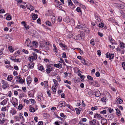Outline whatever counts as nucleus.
<instances>
[{
  "label": "nucleus",
  "mask_w": 125,
  "mask_h": 125,
  "mask_svg": "<svg viewBox=\"0 0 125 125\" xmlns=\"http://www.w3.org/2000/svg\"><path fill=\"white\" fill-rule=\"evenodd\" d=\"M13 21H9L8 22L7 24L8 26H10L11 24H13Z\"/></svg>",
  "instance_id": "obj_58"
},
{
  "label": "nucleus",
  "mask_w": 125,
  "mask_h": 125,
  "mask_svg": "<svg viewBox=\"0 0 125 125\" xmlns=\"http://www.w3.org/2000/svg\"><path fill=\"white\" fill-rule=\"evenodd\" d=\"M59 45L61 47L65 48L66 49H67V47L66 45L62 43H59Z\"/></svg>",
  "instance_id": "obj_20"
},
{
  "label": "nucleus",
  "mask_w": 125,
  "mask_h": 125,
  "mask_svg": "<svg viewBox=\"0 0 125 125\" xmlns=\"http://www.w3.org/2000/svg\"><path fill=\"white\" fill-rule=\"evenodd\" d=\"M19 98L21 99L24 96V95L23 94L22 91L21 90V92L19 94Z\"/></svg>",
  "instance_id": "obj_17"
},
{
  "label": "nucleus",
  "mask_w": 125,
  "mask_h": 125,
  "mask_svg": "<svg viewBox=\"0 0 125 125\" xmlns=\"http://www.w3.org/2000/svg\"><path fill=\"white\" fill-rule=\"evenodd\" d=\"M114 117V116L112 114H110L109 115L108 118L111 120H112Z\"/></svg>",
  "instance_id": "obj_32"
},
{
  "label": "nucleus",
  "mask_w": 125,
  "mask_h": 125,
  "mask_svg": "<svg viewBox=\"0 0 125 125\" xmlns=\"http://www.w3.org/2000/svg\"><path fill=\"white\" fill-rule=\"evenodd\" d=\"M44 87L46 88H48V81H44Z\"/></svg>",
  "instance_id": "obj_41"
},
{
  "label": "nucleus",
  "mask_w": 125,
  "mask_h": 125,
  "mask_svg": "<svg viewBox=\"0 0 125 125\" xmlns=\"http://www.w3.org/2000/svg\"><path fill=\"white\" fill-rule=\"evenodd\" d=\"M31 81V78L30 76L28 77L27 79V82L28 84H30Z\"/></svg>",
  "instance_id": "obj_16"
},
{
  "label": "nucleus",
  "mask_w": 125,
  "mask_h": 125,
  "mask_svg": "<svg viewBox=\"0 0 125 125\" xmlns=\"http://www.w3.org/2000/svg\"><path fill=\"white\" fill-rule=\"evenodd\" d=\"M93 94L94 95L97 97H99L101 95L100 91L96 89H94L93 92Z\"/></svg>",
  "instance_id": "obj_3"
},
{
  "label": "nucleus",
  "mask_w": 125,
  "mask_h": 125,
  "mask_svg": "<svg viewBox=\"0 0 125 125\" xmlns=\"http://www.w3.org/2000/svg\"><path fill=\"white\" fill-rule=\"evenodd\" d=\"M109 40L110 42L111 43L112 45L114 44V42L115 41L114 40L112 39L111 35H110L109 36Z\"/></svg>",
  "instance_id": "obj_11"
},
{
  "label": "nucleus",
  "mask_w": 125,
  "mask_h": 125,
  "mask_svg": "<svg viewBox=\"0 0 125 125\" xmlns=\"http://www.w3.org/2000/svg\"><path fill=\"white\" fill-rule=\"evenodd\" d=\"M14 68L16 71L18 70L19 69L18 67L16 65L14 66Z\"/></svg>",
  "instance_id": "obj_64"
},
{
  "label": "nucleus",
  "mask_w": 125,
  "mask_h": 125,
  "mask_svg": "<svg viewBox=\"0 0 125 125\" xmlns=\"http://www.w3.org/2000/svg\"><path fill=\"white\" fill-rule=\"evenodd\" d=\"M116 110V113L117 115L118 116H119L121 115V113L120 110L117 108L115 109Z\"/></svg>",
  "instance_id": "obj_21"
},
{
  "label": "nucleus",
  "mask_w": 125,
  "mask_h": 125,
  "mask_svg": "<svg viewBox=\"0 0 125 125\" xmlns=\"http://www.w3.org/2000/svg\"><path fill=\"white\" fill-rule=\"evenodd\" d=\"M104 24L102 23H101V24H99L98 26L99 27L102 28L104 27Z\"/></svg>",
  "instance_id": "obj_52"
},
{
  "label": "nucleus",
  "mask_w": 125,
  "mask_h": 125,
  "mask_svg": "<svg viewBox=\"0 0 125 125\" xmlns=\"http://www.w3.org/2000/svg\"><path fill=\"white\" fill-rule=\"evenodd\" d=\"M51 20L52 22L53 23H54L56 21L55 17H54L51 19Z\"/></svg>",
  "instance_id": "obj_48"
},
{
  "label": "nucleus",
  "mask_w": 125,
  "mask_h": 125,
  "mask_svg": "<svg viewBox=\"0 0 125 125\" xmlns=\"http://www.w3.org/2000/svg\"><path fill=\"white\" fill-rule=\"evenodd\" d=\"M7 102L6 100L5 99L1 102L0 104L2 105H4L6 104Z\"/></svg>",
  "instance_id": "obj_33"
},
{
  "label": "nucleus",
  "mask_w": 125,
  "mask_h": 125,
  "mask_svg": "<svg viewBox=\"0 0 125 125\" xmlns=\"http://www.w3.org/2000/svg\"><path fill=\"white\" fill-rule=\"evenodd\" d=\"M101 117V115L97 114H95L94 116V117L95 118H97L99 119Z\"/></svg>",
  "instance_id": "obj_24"
},
{
  "label": "nucleus",
  "mask_w": 125,
  "mask_h": 125,
  "mask_svg": "<svg viewBox=\"0 0 125 125\" xmlns=\"http://www.w3.org/2000/svg\"><path fill=\"white\" fill-rule=\"evenodd\" d=\"M66 53L65 52H64L62 53V57L63 58H67L66 57Z\"/></svg>",
  "instance_id": "obj_61"
},
{
  "label": "nucleus",
  "mask_w": 125,
  "mask_h": 125,
  "mask_svg": "<svg viewBox=\"0 0 125 125\" xmlns=\"http://www.w3.org/2000/svg\"><path fill=\"white\" fill-rule=\"evenodd\" d=\"M45 23L46 25L49 26H52L51 22L49 21H46Z\"/></svg>",
  "instance_id": "obj_46"
},
{
  "label": "nucleus",
  "mask_w": 125,
  "mask_h": 125,
  "mask_svg": "<svg viewBox=\"0 0 125 125\" xmlns=\"http://www.w3.org/2000/svg\"><path fill=\"white\" fill-rule=\"evenodd\" d=\"M75 110L76 111L77 114L79 115L80 114L81 110H79L78 108H75Z\"/></svg>",
  "instance_id": "obj_45"
},
{
  "label": "nucleus",
  "mask_w": 125,
  "mask_h": 125,
  "mask_svg": "<svg viewBox=\"0 0 125 125\" xmlns=\"http://www.w3.org/2000/svg\"><path fill=\"white\" fill-rule=\"evenodd\" d=\"M64 82L65 83H67L71 85L72 84V82L68 80L64 81Z\"/></svg>",
  "instance_id": "obj_43"
},
{
  "label": "nucleus",
  "mask_w": 125,
  "mask_h": 125,
  "mask_svg": "<svg viewBox=\"0 0 125 125\" xmlns=\"http://www.w3.org/2000/svg\"><path fill=\"white\" fill-rule=\"evenodd\" d=\"M98 34L101 37H102L103 36V34L102 33L98 32Z\"/></svg>",
  "instance_id": "obj_63"
},
{
  "label": "nucleus",
  "mask_w": 125,
  "mask_h": 125,
  "mask_svg": "<svg viewBox=\"0 0 125 125\" xmlns=\"http://www.w3.org/2000/svg\"><path fill=\"white\" fill-rule=\"evenodd\" d=\"M38 68L39 70L43 72L44 71V68L42 65L38 67Z\"/></svg>",
  "instance_id": "obj_27"
},
{
  "label": "nucleus",
  "mask_w": 125,
  "mask_h": 125,
  "mask_svg": "<svg viewBox=\"0 0 125 125\" xmlns=\"http://www.w3.org/2000/svg\"><path fill=\"white\" fill-rule=\"evenodd\" d=\"M101 122L102 125H104L105 124H107V121L106 119L103 118L101 120Z\"/></svg>",
  "instance_id": "obj_13"
},
{
  "label": "nucleus",
  "mask_w": 125,
  "mask_h": 125,
  "mask_svg": "<svg viewBox=\"0 0 125 125\" xmlns=\"http://www.w3.org/2000/svg\"><path fill=\"white\" fill-rule=\"evenodd\" d=\"M29 67L27 65H25L24 66L22 70V73H23L27 71L29 69Z\"/></svg>",
  "instance_id": "obj_10"
},
{
  "label": "nucleus",
  "mask_w": 125,
  "mask_h": 125,
  "mask_svg": "<svg viewBox=\"0 0 125 125\" xmlns=\"http://www.w3.org/2000/svg\"><path fill=\"white\" fill-rule=\"evenodd\" d=\"M12 99L14 101L12 102V104L15 107H16L18 105V100L16 98H14L13 99L12 98Z\"/></svg>",
  "instance_id": "obj_8"
},
{
  "label": "nucleus",
  "mask_w": 125,
  "mask_h": 125,
  "mask_svg": "<svg viewBox=\"0 0 125 125\" xmlns=\"http://www.w3.org/2000/svg\"><path fill=\"white\" fill-rule=\"evenodd\" d=\"M95 17V19L97 20L98 21H99L100 20V18L98 16V14H95L94 15Z\"/></svg>",
  "instance_id": "obj_38"
},
{
  "label": "nucleus",
  "mask_w": 125,
  "mask_h": 125,
  "mask_svg": "<svg viewBox=\"0 0 125 125\" xmlns=\"http://www.w3.org/2000/svg\"><path fill=\"white\" fill-rule=\"evenodd\" d=\"M52 64L47 65V69L46 70V71L47 74H49L51 71H53L54 68L52 67Z\"/></svg>",
  "instance_id": "obj_2"
},
{
  "label": "nucleus",
  "mask_w": 125,
  "mask_h": 125,
  "mask_svg": "<svg viewBox=\"0 0 125 125\" xmlns=\"http://www.w3.org/2000/svg\"><path fill=\"white\" fill-rule=\"evenodd\" d=\"M32 32H32V36L33 37H36V36H37V33L36 31L33 30V31H32Z\"/></svg>",
  "instance_id": "obj_22"
},
{
  "label": "nucleus",
  "mask_w": 125,
  "mask_h": 125,
  "mask_svg": "<svg viewBox=\"0 0 125 125\" xmlns=\"http://www.w3.org/2000/svg\"><path fill=\"white\" fill-rule=\"evenodd\" d=\"M31 41L30 39L29 38L27 39L25 42V46L27 47H31Z\"/></svg>",
  "instance_id": "obj_6"
},
{
  "label": "nucleus",
  "mask_w": 125,
  "mask_h": 125,
  "mask_svg": "<svg viewBox=\"0 0 125 125\" xmlns=\"http://www.w3.org/2000/svg\"><path fill=\"white\" fill-rule=\"evenodd\" d=\"M109 112L111 113L113 111V109H111V108H108L107 110Z\"/></svg>",
  "instance_id": "obj_55"
},
{
  "label": "nucleus",
  "mask_w": 125,
  "mask_h": 125,
  "mask_svg": "<svg viewBox=\"0 0 125 125\" xmlns=\"http://www.w3.org/2000/svg\"><path fill=\"white\" fill-rule=\"evenodd\" d=\"M38 109L36 105H35V108L32 107V112H34L36 110Z\"/></svg>",
  "instance_id": "obj_39"
},
{
  "label": "nucleus",
  "mask_w": 125,
  "mask_h": 125,
  "mask_svg": "<svg viewBox=\"0 0 125 125\" xmlns=\"http://www.w3.org/2000/svg\"><path fill=\"white\" fill-rule=\"evenodd\" d=\"M98 108L97 106L92 107L91 108V110L92 111L94 110H95L97 109Z\"/></svg>",
  "instance_id": "obj_57"
},
{
  "label": "nucleus",
  "mask_w": 125,
  "mask_h": 125,
  "mask_svg": "<svg viewBox=\"0 0 125 125\" xmlns=\"http://www.w3.org/2000/svg\"><path fill=\"white\" fill-rule=\"evenodd\" d=\"M100 81L101 82L104 84H105L106 82V80L103 78L100 79Z\"/></svg>",
  "instance_id": "obj_34"
},
{
  "label": "nucleus",
  "mask_w": 125,
  "mask_h": 125,
  "mask_svg": "<svg viewBox=\"0 0 125 125\" xmlns=\"http://www.w3.org/2000/svg\"><path fill=\"white\" fill-rule=\"evenodd\" d=\"M109 54V60H111V59H112L114 57V54Z\"/></svg>",
  "instance_id": "obj_35"
},
{
  "label": "nucleus",
  "mask_w": 125,
  "mask_h": 125,
  "mask_svg": "<svg viewBox=\"0 0 125 125\" xmlns=\"http://www.w3.org/2000/svg\"><path fill=\"white\" fill-rule=\"evenodd\" d=\"M66 103L64 101H61L59 102V106L61 105L60 107H64L66 106Z\"/></svg>",
  "instance_id": "obj_7"
},
{
  "label": "nucleus",
  "mask_w": 125,
  "mask_h": 125,
  "mask_svg": "<svg viewBox=\"0 0 125 125\" xmlns=\"http://www.w3.org/2000/svg\"><path fill=\"white\" fill-rule=\"evenodd\" d=\"M1 83L3 84L2 87L3 89H5L9 87V84L7 82H6L4 80H2Z\"/></svg>",
  "instance_id": "obj_4"
},
{
  "label": "nucleus",
  "mask_w": 125,
  "mask_h": 125,
  "mask_svg": "<svg viewBox=\"0 0 125 125\" xmlns=\"http://www.w3.org/2000/svg\"><path fill=\"white\" fill-rule=\"evenodd\" d=\"M62 21V18L60 16H59L58 17L57 21L58 22H61Z\"/></svg>",
  "instance_id": "obj_51"
},
{
  "label": "nucleus",
  "mask_w": 125,
  "mask_h": 125,
  "mask_svg": "<svg viewBox=\"0 0 125 125\" xmlns=\"http://www.w3.org/2000/svg\"><path fill=\"white\" fill-rule=\"evenodd\" d=\"M19 82L21 84H23L25 81L24 80L22 79V78L20 77V78L19 79Z\"/></svg>",
  "instance_id": "obj_37"
},
{
  "label": "nucleus",
  "mask_w": 125,
  "mask_h": 125,
  "mask_svg": "<svg viewBox=\"0 0 125 125\" xmlns=\"http://www.w3.org/2000/svg\"><path fill=\"white\" fill-rule=\"evenodd\" d=\"M68 2L69 6L70 5L72 6V9H73L75 8V6L73 5L71 0H68Z\"/></svg>",
  "instance_id": "obj_9"
},
{
  "label": "nucleus",
  "mask_w": 125,
  "mask_h": 125,
  "mask_svg": "<svg viewBox=\"0 0 125 125\" xmlns=\"http://www.w3.org/2000/svg\"><path fill=\"white\" fill-rule=\"evenodd\" d=\"M87 79L88 80H93V77L90 75H88L87 76Z\"/></svg>",
  "instance_id": "obj_54"
},
{
  "label": "nucleus",
  "mask_w": 125,
  "mask_h": 125,
  "mask_svg": "<svg viewBox=\"0 0 125 125\" xmlns=\"http://www.w3.org/2000/svg\"><path fill=\"white\" fill-rule=\"evenodd\" d=\"M123 102V100L120 97L116 101V102L118 104L121 103Z\"/></svg>",
  "instance_id": "obj_19"
},
{
  "label": "nucleus",
  "mask_w": 125,
  "mask_h": 125,
  "mask_svg": "<svg viewBox=\"0 0 125 125\" xmlns=\"http://www.w3.org/2000/svg\"><path fill=\"white\" fill-rule=\"evenodd\" d=\"M13 77L12 75H9L7 77V80L9 81H11Z\"/></svg>",
  "instance_id": "obj_30"
},
{
  "label": "nucleus",
  "mask_w": 125,
  "mask_h": 125,
  "mask_svg": "<svg viewBox=\"0 0 125 125\" xmlns=\"http://www.w3.org/2000/svg\"><path fill=\"white\" fill-rule=\"evenodd\" d=\"M53 81L54 83L55 87L58 85L59 84L58 83L57 81L55 79H53Z\"/></svg>",
  "instance_id": "obj_36"
},
{
  "label": "nucleus",
  "mask_w": 125,
  "mask_h": 125,
  "mask_svg": "<svg viewBox=\"0 0 125 125\" xmlns=\"http://www.w3.org/2000/svg\"><path fill=\"white\" fill-rule=\"evenodd\" d=\"M23 106L22 104H20L18 107V109L19 110H20L21 109L23 108Z\"/></svg>",
  "instance_id": "obj_50"
},
{
  "label": "nucleus",
  "mask_w": 125,
  "mask_h": 125,
  "mask_svg": "<svg viewBox=\"0 0 125 125\" xmlns=\"http://www.w3.org/2000/svg\"><path fill=\"white\" fill-rule=\"evenodd\" d=\"M122 65L124 70H125V62H123L122 63Z\"/></svg>",
  "instance_id": "obj_60"
},
{
  "label": "nucleus",
  "mask_w": 125,
  "mask_h": 125,
  "mask_svg": "<svg viewBox=\"0 0 125 125\" xmlns=\"http://www.w3.org/2000/svg\"><path fill=\"white\" fill-rule=\"evenodd\" d=\"M32 54L33 56H32V60H36L37 58L36 53H33Z\"/></svg>",
  "instance_id": "obj_18"
},
{
  "label": "nucleus",
  "mask_w": 125,
  "mask_h": 125,
  "mask_svg": "<svg viewBox=\"0 0 125 125\" xmlns=\"http://www.w3.org/2000/svg\"><path fill=\"white\" fill-rule=\"evenodd\" d=\"M89 123L90 125H96V120L95 119H93L92 121H90Z\"/></svg>",
  "instance_id": "obj_14"
},
{
  "label": "nucleus",
  "mask_w": 125,
  "mask_h": 125,
  "mask_svg": "<svg viewBox=\"0 0 125 125\" xmlns=\"http://www.w3.org/2000/svg\"><path fill=\"white\" fill-rule=\"evenodd\" d=\"M8 14V15L7 16L6 19L7 20L10 21L12 19V17L11 15Z\"/></svg>",
  "instance_id": "obj_26"
},
{
  "label": "nucleus",
  "mask_w": 125,
  "mask_h": 125,
  "mask_svg": "<svg viewBox=\"0 0 125 125\" xmlns=\"http://www.w3.org/2000/svg\"><path fill=\"white\" fill-rule=\"evenodd\" d=\"M81 60L82 63L84 65H87V64L86 63L85 60L84 59L82 58Z\"/></svg>",
  "instance_id": "obj_28"
},
{
  "label": "nucleus",
  "mask_w": 125,
  "mask_h": 125,
  "mask_svg": "<svg viewBox=\"0 0 125 125\" xmlns=\"http://www.w3.org/2000/svg\"><path fill=\"white\" fill-rule=\"evenodd\" d=\"M19 116V118L20 119V121H21L22 122H23L24 121V119L23 118V115L21 114H20Z\"/></svg>",
  "instance_id": "obj_15"
},
{
  "label": "nucleus",
  "mask_w": 125,
  "mask_h": 125,
  "mask_svg": "<svg viewBox=\"0 0 125 125\" xmlns=\"http://www.w3.org/2000/svg\"><path fill=\"white\" fill-rule=\"evenodd\" d=\"M56 87H54V86H53L52 87V91H53V94H55L56 93Z\"/></svg>",
  "instance_id": "obj_31"
},
{
  "label": "nucleus",
  "mask_w": 125,
  "mask_h": 125,
  "mask_svg": "<svg viewBox=\"0 0 125 125\" xmlns=\"http://www.w3.org/2000/svg\"><path fill=\"white\" fill-rule=\"evenodd\" d=\"M12 46H9L8 47L9 51L11 52H12L14 51L13 49L12 48Z\"/></svg>",
  "instance_id": "obj_49"
},
{
  "label": "nucleus",
  "mask_w": 125,
  "mask_h": 125,
  "mask_svg": "<svg viewBox=\"0 0 125 125\" xmlns=\"http://www.w3.org/2000/svg\"><path fill=\"white\" fill-rule=\"evenodd\" d=\"M93 86L97 87H99L100 86V85L96 81H95L94 83Z\"/></svg>",
  "instance_id": "obj_29"
},
{
  "label": "nucleus",
  "mask_w": 125,
  "mask_h": 125,
  "mask_svg": "<svg viewBox=\"0 0 125 125\" xmlns=\"http://www.w3.org/2000/svg\"><path fill=\"white\" fill-rule=\"evenodd\" d=\"M37 96L38 101L40 102H41L42 101L41 100L42 98H43V94L42 93L40 92H38Z\"/></svg>",
  "instance_id": "obj_5"
},
{
  "label": "nucleus",
  "mask_w": 125,
  "mask_h": 125,
  "mask_svg": "<svg viewBox=\"0 0 125 125\" xmlns=\"http://www.w3.org/2000/svg\"><path fill=\"white\" fill-rule=\"evenodd\" d=\"M13 61L14 62H20L21 61V60L19 59H13Z\"/></svg>",
  "instance_id": "obj_56"
},
{
  "label": "nucleus",
  "mask_w": 125,
  "mask_h": 125,
  "mask_svg": "<svg viewBox=\"0 0 125 125\" xmlns=\"http://www.w3.org/2000/svg\"><path fill=\"white\" fill-rule=\"evenodd\" d=\"M17 111L14 109L13 110H11L10 111V113H11L12 115L15 114L16 113Z\"/></svg>",
  "instance_id": "obj_23"
},
{
  "label": "nucleus",
  "mask_w": 125,
  "mask_h": 125,
  "mask_svg": "<svg viewBox=\"0 0 125 125\" xmlns=\"http://www.w3.org/2000/svg\"><path fill=\"white\" fill-rule=\"evenodd\" d=\"M60 116L61 117L64 118L66 116L63 113H61L60 114Z\"/></svg>",
  "instance_id": "obj_59"
},
{
  "label": "nucleus",
  "mask_w": 125,
  "mask_h": 125,
  "mask_svg": "<svg viewBox=\"0 0 125 125\" xmlns=\"http://www.w3.org/2000/svg\"><path fill=\"white\" fill-rule=\"evenodd\" d=\"M100 113L101 114H105L106 113V111L105 110H104L100 112Z\"/></svg>",
  "instance_id": "obj_62"
},
{
  "label": "nucleus",
  "mask_w": 125,
  "mask_h": 125,
  "mask_svg": "<svg viewBox=\"0 0 125 125\" xmlns=\"http://www.w3.org/2000/svg\"><path fill=\"white\" fill-rule=\"evenodd\" d=\"M76 10L78 12H82L81 10V8L80 7H78L76 9Z\"/></svg>",
  "instance_id": "obj_42"
},
{
  "label": "nucleus",
  "mask_w": 125,
  "mask_h": 125,
  "mask_svg": "<svg viewBox=\"0 0 125 125\" xmlns=\"http://www.w3.org/2000/svg\"><path fill=\"white\" fill-rule=\"evenodd\" d=\"M32 18L33 20H35L38 18V15L37 14H34L33 13H32Z\"/></svg>",
  "instance_id": "obj_12"
},
{
  "label": "nucleus",
  "mask_w": 125,
  "mask_h": 125,
  "mask_svg": "<svg viewBox=\"0 0 125 125\" xmlns=\"http://www.w3.org/2000/svg\"><path fill=\"white\" fill-rule=\"evenodd\" d=\"M14 118L16 121H20V119L19 118V116H16L14 117Z\"/></svg>",
  "instance_id": "obj_47"
},
{
  "label": "nucleus",
  "mask_w": 125,
  "mask_h": 125,
  "mask_svg": "<svg viewBox=\"0 0 125 125\" xmlns=\"http://www.w3.org/2000/svg\"><path fill=\"white\" fill-rule=\"evenodd\" d=\"M124 45L125 44L123 42H121L120 43V47L121 48H124L125 47Z\"/></svg>",
  "instance_id": "obj_40"
},
{
  "label": "nucleus",
  "mask_w": 125,
  "mask_h": 125,
  "mask_svg": "<svg viewBox=\"0 0 125 125\" xmlns=\"http://www.w3.org/2000/svg\"><path fill=\"white\" fill-rule=\"evenodd\" d=\"M90 43L93 46H94L95 45V43L94 42V39H92L90 41Z\"/></svg>",
  "instance_id": "obj_44"
},
{
  "label": "nucleus",
  "mask_w": 125,
  "mask_h": 125,
  "mask_svg": "<svg viewBox=\"0 0 125 125\" xmlns=\"http://www.w3.org/2000/svg\"><path fill=\"white\" fill-rule=\"evenodd\" d=\"M85 34L83 31L81 32L80 34L74 36V39L76 40H83L84 38Z\"/></svg>",
  "instance_id": "obj_1"
},
{
  "label": "nucleus",
  "mask_w": 125,
  "mask_h": 125,
  "mask_svg": "<svg viewBox=\"0 0 125 125\" xmlns=\"http://www.w3.org/2000/svg\"><path fill=\"white\" fill-rule=\"evenodd\" d=\"M21 24L23 25L24 27H25L26 25V21H23L21 22Z\"/></svg>",
  "instance_id": "obj_53"
},
{
  "label": "nucleus",
  "mask_w": 125,
  "mask_h": 125,
  "mask_svg": "<svg viewBox=\"0 0 125 125\" xmlns=\"http://www.w3.org/2000/svg\"><path fill=\"white\" fill-rule=\"evenodd\" d=\"M32 45L35 48H37V42L35 41H33L32 42Z\"/></svg>",
  "instance_id": "obj_25"
}]
</instances>
